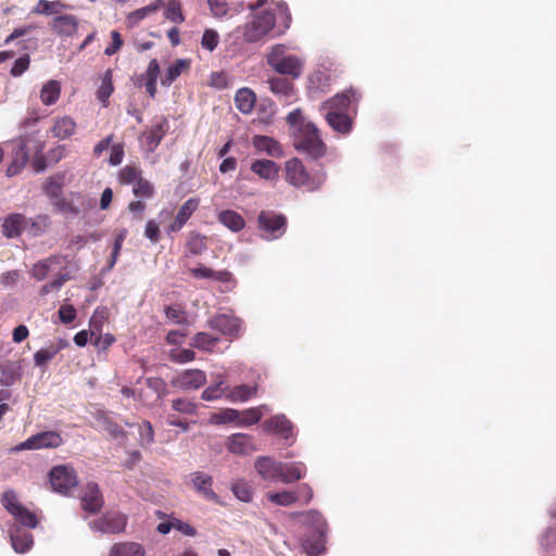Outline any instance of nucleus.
Returning <instances> with one entry per match:
<instances>
[{"label": "nucleus", "mask_w": 556, "mask_h": 556, "mask_svg": "<svg viewBox=\"0 0 556 556\" xmlns=\"http://www.w3.org/2000/svg\"><path fill=\"white\" fill-rule=\"evenodd\" d=\"M114 91L113 83H112V71L108 70L101 81V86L97 91V98L102 103L103 106L109 105V98Z\"/></svg>", "instance_id": "nucleus-44"}, {"label": "nucleus", "mask_w": 556, "mask_h": 556, "mask_svg": "<svg viewBox=\"0 0 556 556\" xmlns=\"http://www.w3.org/2000/svg\"><path fill=\"white\" fill-rule=\"evenodd\" d=\"M139 443L141 446H148L154 441V431L150 421H143L138 426Z\"/></svg>", "instance_id": "nucleus-58"}, {"label": "nucleus", "mask_w": 556, "mask_h": 556, "mask_svg": "<svg viewBox=\"0 0 556 556\" xmlns=\"http://www.w3.org/2000/svg\"><path fill=\"white\" fill-rule=\"evenodd\" d=\"M164 15L173 23L181 24L185 16L181 12V3L179 0H168Z\"/></svg>", "instance_id": "nucleus-51"}, {"label": "nucleus", "mask_w": 556, "mask_h": 556, "mask_svg": "<svg viewBox=\"0 0 556 556\" xmlns=\"http://www.w3.org/2000/svg\"><path fill=\"white\" fill-rule=\"evenodd\" d=\"M231 492L241 502L250 503L253 498V489L245 480H236L231 483Z\"/></svg>", "instance_id": "nucleus-46"}, {"label": "nucleus", "mask_w": 556, "mask_h": 556, "mask_svg": "<svg viewBox=\"0 0 556 556\" xmlns=\"http://www.w3.org/2000/svg\"><path fill=\"white\" fill-rule=\"evenodd\" d=\"M302 522L309 528L303 539V548L307 556H319L325 551L327 523L319 511L308 510L299 514Z\"/></svg>", "instance_id": "nucleus-2"}, {"label": "nucleus", "mask_w": 556, "mask_h": 556, "mask_svg": "<svg viewBox=\"0 0 556 556\" xmlns=\"http://www.w3.org/2000/svg\"><path fill=\"white\" fill-rule=\"evenodd\" d=\"M282 462L269 456H260L254 462V468L261 478L269 482H280Z\"/></svg>", "instance_id": "nucleus-11"}, {"label": "nucleus", "mask_w": 556, "mask_h": 556, "mask_svg": "<svg viewBox=\"0 0 556 556\" xmlns=\"http://www.w3.org/2000/svg\"><path fill=\"white\" fill-rule=\"evenodd\" d=\"M11 515L14 516L16 521L27 528L34 529L37 527L38 520L36 515L23 505L18 506Z\"/></svg>", "instance_id": "nucleus-50"}, {"label": "nucleus", "mask_w": 556, "mask_h": 556, "mask_svg": "<svg viewBox=\"0 0 556 556\" xmlns=\"http://www.w3.org/2000/svg\"><path fill=\"white\" fill-rule=\"evenodd\" d=\"M251 170L260 178L270 180L278 175V166L270 160H256L251 164Z\"/></svg>", "instance_id": "nucleus-29"}, {"label": "nucleus", "mask_w": 556, "mask_h": 556, "mask_svg": "<svg viewBox=\"0 0 556 556\" xmlns=\"http://www.w3.org/2000/svg\"><path fill=\"white\" fill-rule=\"evenodd\" d=\"M293 146L298 151L304 152L315 160L326 153V146L315 124H304L301 128L294 130Z\"/></svg>", "instance_id": "nucleus-4"}, {"label": "nucleus", "mask_w": 556, "mask_h": 556, "mask_svg": "<svg viewBox=\"0 0 556 556\" xmlns=\"http://www.w3.org/2000/svg\"><path fill=\"white\" fill-rule=\"evenodd\" d=\"M25 216L18 213L7 216L2 224V233L7 238H15L22 233Z\"/></svg>", "instance_id": "nucleus-26"}, {"label": "nucleus", "mask_w": 556, "mask_h": 556, "mask_svg": "<svg viewBox=\"0 0 556 556\" xmlns=\"http://www.w3.org/2000/svg\"><path fill=\"white\" fill-rule=\"evenodd\" d=\"M188 251L192 255H199L201 254L205 249V237L197 235L192 237L188 244H187Z\"/></svg>", "instance_id": "nucleus-64"}, {"label": "nucleus", "mask_w": 556, "mask_h": 556, "mask_svg": "<svg viewBox=\"0 0 556 556\" xmlns=\"http://www.w3.org/2000/svg\"><path fill=\"white\" fill-rule=\"evenodd\" d=\"M206 382V376L202 370H186L174 377L170 381L172 386L182 391L197 390Z\"/></svg>", "instance_id": "nucleus-12"}, {"label": "nucleus", "mask_w": 556, "mask_h": 556, "mask_svg": "<svg viewBox=\"0 0 556 556\" xmlns=\"http://www.w3.org/2000/svg\"><path fill=\"white\" fill-rule=\"evenodd\" d=\"M269 89L276 96L290 100L294 97V85L285 77H274L268 80Z\"/></svg>", "instance_id": "nucleus-27"}, {"label": "nucleus", "mask_w": 556, "mask_h": 556, "mask_svg": "<svg viewBox=\"0 0 556 556\" xmlns=\"http://www.w3.org/2000/svg\"><path fill=\"white\" fill-rule=\"evenodd\" d=\"M217 218L220 224L233 232L242 230L245 226L244 218L233 210L222 211Z\"/></svg>", "instance_id": "nucleus-28"}, {"label": "nucleus", "mask_w": 556, "mask_h": 556, "mask_svg": "<svg viewBox=\"0 0 556 556\" xmlns=\"http://www.w3.org/2000/svg\"><path fill=\"white\" fill-rule=\"evenodd\" d=\"M190 67V61L186 59L176 60L168 66L166 75L162 78L163 86L172 85L184 72Z\"/></svg>", "instance_id": "nucleus-34"}, {"label": "nucleus", "mask_w": 556, "mask_h": 556, "mask_svg": "<svg viewBox=\"0 0 556 556\" xmlns=\"http://www.w3.org/2000/svg\"><path fill=\"white\" fill-rule=\"evenodd\" d=\"M227 450L235 455H249L256 451L253 437L247 433H233L227 439Z\"/></svg>", "instance_id": "nucleus-15"}, {"label": "nucleus", "mask_w": 556, "mask_h": 556, "mask_svg": "<svg viewBox=\"0 0 556 556\" xmlns=\"http://www.w3.org/2000/svg\"><path fill=\"white\" fill-rule=\"evenodd\" d=\"M81 506L90 514L98 513L103 506V497L97 483H88L81 497Z\"/></svg>", "instance_id": "nucleus-20"}, {"label": "nucleus", "mask_w": 556, "mask_h": 556, "mask_svg": "<svg viewBox=\"0 0 556 556\" xmlns=\"http://www.w3.org/2000/svg\"><path fill=\"white\" fill-rule=\"evenodd\" d=\"M285 178L290 185L296 188H303L306 191H316L326 181V173L323 170L308 173L302 161L293 157L285 163Z\"/></svg>", "instance_id": "nucleus-3"}, {"label": "nucleus", "mask_w": 556, "mask_h": 556, "mask_svg": "<svg viewBox=\"0 0 556 556\" xmlns=\"http://www.w3.org/2000/svg\"><path fill=\"white\" fill-rule=\"evenodd\" d=\"M189 336L188 327L180 326L179 329L170 330L166 336V343L169 345H182Z\"/></svg>", "instance_id": "nucleus-56"}, {"label": "nucleus", "mask_w": 556, "mask_h": 556, "mask_svg": "<svg viewBox=\"0 0 556 556\" xmlns=\"http://www.w3.org/2000/svg\"><path fill=\"white\" fill-rule=\"evenodd\" d=\"M93 531L102 533H119L126 527V516L119 513H109L101 519L89 523Z\"/></svg>", "instance_id": "nucleus-10"}, {"label": "nucleus", "mask_w": 556, "mask_h": 556, "mask_svg": "<svg viewBox=\"0 0 556 556\" xmlns=\"http://www.w3.org/2000/svg\"><path fill=\"white\" fill-rule=\"evenodd\" d=\"M132 193L137 199L149 200L154 197L155 189L151 181L142 177L132 186Z\"/></svg>", "instance_id": "nucleus-47"}, {"label": "nucleus", "mask_w": 556, "mask_h": 556, "mask_svg": "<svg viewBox=\"0 0 556 556\" xmlns=\"http://www.w3.org/2000/svg\"><path fill=\"white\" fill-rule=\"evenodd\" d=\"M65 175L56 174L54 176H50L47 178L43 184V192L50 199H59L63 194V186H64Z\"/></svg>", "instance_id": "nucleus-32"}, {"label": "nucleus", "mask_w": 556, "mask_h": 556, "mask_svg": "<svg viewBox=\"0 0 556 556\" xmlns=\"http://www.w3.org/2000/svg\"><path fill=\"white\" fill-rule=\"evenodd\" d=\"M288 9L285 4L278 3L274 8L262 10L255 13L250 22L238 26L229 33L226 38V51L237 53L241 50L240 40L247 43H255L275 30L277 22L281 20L282 26H278L276 35H281L289 27L291 22Z\"/></svg>", "instance_id": "nucleus-1"}, {"label": "nucleus", "mask_w": 556, "mask_h": 556, "mask_svg": "<svg viewBox=\"0 0 556 556\" xmlns=\"http://www.w3.org/2000/svg\"><path fill=\"white\" fill-rule=\"evenodd\" d=\"M165 7L164 0H155L154 2L143 8L137 9L130 12L126 17L127 26L132 28L139 25V23L147 16L156 13L159 10Z\"/></svg>", "instance_id": "nucleus-23"}, {"label": "nucleus", "mask_w": 556, "mask_h": 556, "mask_svg": "<svg viewBox=\"0 0 556 556\" xmlns=\"http://www.w3.org/2000/svg\"><path fill=\"white\" fill-rule=\"evenodd\" d=\"M50 483L54 491L66 494L77 485V478L72 467L56 466L50 471Z\"/></svg>", "instance_id": "nucleus-9"}, {"label": "nucleus", "mask_w": 556, "mask_h": 556, "mask_svg": "<svg viewBox=\"0 0 556 556\" xmlns=\"http://www.w3.org/2000/svg\"><path fill=\"white\" fill-rule=\"evenodd\" d=\"M200 204L199 198H190L188 199L178 210L173 223H170L167 227V232H177L179 231L192 214L198 210Z\"/></svg>", "instance_id": "nucleus-16"}, {"label": "nucleus", "mask_w": 556, "mask_h": 556, "mask_svg": "<svg viewBox=\"0 0 556 556\" xmlns=\"http://www.w3.org/2000/svg\"><path fill=\"white\" fill-rule=\"evenodd\" d=\"M258 229L263 231L266 240H275L280 238L287 227V218L285 215L274 211H261L257 216Z\"/></svg>", "instance_id": "nucleus-5"}, {"label": "nucleus", "mask_w": 556, "mask_h": 556, "mask_svg": "<svg viewBox=\"0 0 556 556\" xmlns=\"http://www.w3.org/2000/svg\"><path fill=\"white\" fill-rule=\"evenodd\" d=\"M172 407L174 410L186 415H193L197 412V404L188 399L174 400Z\"/></svg>", "instance_id": "nucleus-61"}, {"label": "nucleus", "mask_w": 556, "mask_h": 556, "mask_svg": "<svg viewBox=\"0 0 556 556\" xmlns=\"http://www.w3.org/2000/svg\"><path fill=\"white\" fill-rule=\"evenodd\" d=\"M29 65L30 56L28 53H25L15 60L13 66L10 70V74L13 77H20L29 68Z\"/></svg>", "instance_id": "nucleus-62"}, {"label": "nucleus", "mask_w": 556, "mask_h": 556, "mask_svg": "<svg viewBox=\"0 0 556 556\" xmlns=\"http://www.w3.org/2000/svg\"><path fill=\"white\" fill-rule=\"evenodd\" d=\"M9 535L13 549L18 554L27 553L34 545L33 534L16 525L10 528Z\"/></svg>", "instance_id": "nucleus-18"}, {"label": "nucleus", "mask_w": 556, "mask_h": 556, "mask_svg": "<svg viewBox=\"0 0 556 556\" xmlns=\"http://www.w3.org/2000/svg\"><path fill=\"white\" fill-rule=\"evenodd\" d=\"M61 96V84L51 79L47 81L40 90V100L45 105L56 103Z\"/></svg>", "instance_id": "nucleus-33"}, {"label": "nucleus", "mask_w": 556, "mask_h": 556, "mask_svg": "<svg viewBox=\"0 0 556 556\" xmlns=\"http://www.w3.org/2000/svg\"><path fill=\"white\" fill-rule=\"evenodd\" d=\"M211 13L215 18H223L229 13L227 0H207Z\"/></svg>", "instance_id": "nucleus-60"}, {"label": "nucleus", "mask_w": 556, "mask_h": 556, "mask_svg": "<svg viewBox=\"0 0 556 556\" xmlns=\"http://www.w3.org/2000/svg\"><path fill=\"white\" fill-rule=\"evenodd\" d=\"M192 486L207 501L219 503V496L213 491V478L202 471H195L190 475Z\"/></svg>", "instance_id": "nucleus-17"}, {"label": "nucleus", "mask_w": 556, "mask_h": 556, "mask_svg": "<svg viewBox=\"0 0 556 556\" xmlns=\"http://www.w3.org/2000/svg\"><path fill=\"white\" fill-rule=\"evenodd\" d=\"M290 54L287 53V49L283 45H276L271 47L270 51L266 55L267 64L273 67L276 63H279L281 60L286 59Z\"/></svg>", "instance_id": "nucleus-57"}, {"label": "nucleus", "mask_w": 556, "mask_h": 556, "mask_svg": "<svg viewBox=\"0 0 556 556\" xmlns=\"http://www.w3.org/2000/svg\"><path fill=\"white\" fill-rule=\"evenodd\" d=\"M325 118L328 125L340 134H346L352 128V119L348 114L334 113V112H326Z\"/></svg>", "instance_id": "nucleus-30"}, {"label": "nucleus", "mask_w": 556, "mask_h": 556, "mask_svg": "<svg viewBox=\"0 0 556 556\" xmlns=\"http://www.w3.org/2000/svg\"><path fill=\"white\" fill-rule=\"evenodd\" d=\"M218 43L219 34L217 30L213 28L204 29L201 38V47L208 52H213L217 48Z\"/></svg>", "instance_id": "nucleus-53"}, {"label": "nucleus", "mask_w": 556, "mask_h": 556, "mask_svg": "<svg viewBox=\"0 0 556 556\" xmlns=\"http://www.w3.org/2000/svg\"><path fill=\"white\" fill-rule=\"evenodd\" d=\"M224 384H225V382L220 380L217 383L207 387L202 392V395H201L202 400L214 401V400L220 399L224 395L226 396L228 387H225Z\"/></svg>", "instance_id": "nucleus-52"}, {"label": "nucleus", "mask_w": 556, "mask_h": 556, "mask_svg": "<svg viewBox=\"0 0 556 556\" xmlns=\"http://www.w3.org/2000/svg\"><path fill=\"white\" fill-rule=\"evenodd\" d=\"M77 124L73 117L68 115L55 117L50 129L52 137L59 140H65L73 136L76 131Z\"/></svg>", "instance_id": "nucleus-21"}, {"label": "nucleus", "mask_w": 556, "mask_h": 556, "mask_svg": "<svg viewBox=\"0 0 556 556\" xmlns=\"http://www.w3.org/2000/svg\"><path fill=\"white\" fill-rule=\"evenodd\" d=\"M96 419L98 424L113 438L117 439L124 435V430L117 424H115L105 412H98Z\"/></svg>", "instance_id": "nucleus-45"}, {"label": "nucleus", "mask_w": 556, "mask_h": 556, "mask_svg": "<svg viewBox=\"0 0 556 556\" xmlns=\"http://www.w3.org/2000/svg\"><path fill=\"white\" fill-rule=\"evenodd\" d=\"M106 319L108 313L105 308H97L90 318V341L98 348H109L115 342L113 334L103 331V326Z\"/></svg>", "instance_id": "nucleus-6"}, {"label": "nucleus", "mask_w": 556, "mask_h": 556, "mask_svg": "<svg viewBox=\"0 0 556 556\" xmlns=\"http://www.w3.org/2000/svg\"><path fill=\"white\" fill-rule=\"evenodd\" d=\"M59 263H60L59 256H50L48 258L41 260V261L37 262L36 264H34V266L31 267L29 273H30L31 277H34L36 280L40 281L48 277V275L51 270V266L53 264H59Z\"/></svg>", "instance_id": "nucleus-40"}, {"label": "nucleus", "mask_w": 556, "mask_h": 556, "mask_svg": "<svg viewBox=\"0 0 556 556\" xmlns=\"http://www.w3.org/2000/svg\"><path fill=\"white\" fill-rule=\"evenodd\" d=\"M165 317L168 321L179 326L189 327L188 313L180 304L167 305L164 308Z\"/></svg>", "instance_id": "nucleus-37"}, {"label": "nucleus", "mask_w": 556, "mask_h": 556, "mask_svg": "<svg viewBox=\"0 0 556 556\" xmlns=\"http://www.w3.org/2000/svg\"><path fill=\"white\" fill-rule=\"evenodd\" d=\"M22 376V367L18 363L11 362L1 367L0 383L10 387Z\"/></svg>", "instance_id": "nucleus-36"}, {"label": "nucleus", "mask_w": 556, "mask_h": 556, "mask_svg": "<svg viewBox=\"0 0 556 556\" xmlns=\"http://www.w3.org/2000/svg\"><path fill=\"white\" fill-rule=\"evenodd\" d=\"M64 8L66 5L60 1L39 0L31 13L51 15L58 14Z\"/></svg>", "instance_id": "nucleus-49"}, {"label": "nucleus", "mask_w": 556, "mask_h": 556, "mask_svg": "<svg viewBox=\"0 0 556 556\" xmlns=\"http://www.w3.org/2000/svg\"><path fill=\"white\" fill-rule=\"evenodd\" d=\"M165 134H166V121L154 125L150 129V131L147 136L148 144L153 146V147L159 146L160 142L162 141L163 137L165 136Z\"/></svg>", "instance_id": "nucleus-54"}, {"label": "nucleus", "mask_w": 556, "mask_h": 556, "mask_svg": "<svg viewBox=\"0 0 556 556\" xmlns=\"http://www.w3.org/2000/svg\"><path fill=\"white\" fill-rule=\"evenodd\" d=\"M63 440L60 433L55 431L39 432L29 437L24 442L12 448L14 452L39 448H53L62 444Z\"/></svg>", "instance_id": "nucleus-8"}, {"label": "nucleus", "mask_w": 556, "mask_h": 556, "mask_svg": "<svg viewBox=\"0 0 556 556\" xmlns=\"http://www.w3.org/2000/svg\"><path fill=\"white\" fill-rule=\"evenodd\" d=\"M256 393V387L240 384L232 389H228L226 397L233 403L247 402Z\"/></svg>", "instance_id": "nucleus-41"}, {"label": "nucleus", "mask_w": 556, "mask_h": 556, "mask_svg": "<svg viewBox=\"0 0 556 556\" xmlns=\"http://www.w3.org/2000/svg\"><path fill=\"white\" fill-rule=\"evenodd\" d=\"M357 97L354 90L350 89L341 93H337L334 97L325 101L321 104L320 111L325 114L326 112H334L341 114H348V110L353 101H356Z\"/></svg>", "instance_id": "nucleus-14"}, {"label": "nucleus", "mask_w": 556, "mask_h": 556, "mask_svg": "<svg viewBox=\"0 0 556 556\" xmlns=\"http://www.w3.org/2000/svg\"><path fill=\"white\" fill-rule=\"evenodd\" d=\"M239 417H240L239 410L233 409V408H225L218 413L212 414L208 422L211 425H226V424L236 422V425L238 426Z\"/></svg>", "instance_id": "nucleus-43"}, {"label": "nucleus", "mask_w": 556, "mask_h": 556, "mask_svg": "<svg viewBox=\"0 0 556 556\" xmlns=\"http://www.w3.org/2000/svg\"><path fill=\"white\" fill-rule=\"evenodd\" d=\"M280 471V482L289 484L305 476L306 466L302 462L283 463Z\"/></svg>", "instance_id": "nucleus-24"}, {"label": "nucleus", "mask_w": 556, "mask_h": 556, "mask_svg": "<svg viewBox=\"0 0 556 556\" xmlns=\"http://www.w3.org/2000/svg\"><path fill=\"white\" fill-rule=\"evenodd\" d=\"M29 141V136H21L11 142L13 149L11 152V162L7 168L8 177L18 175L27 164Z\"/></svg>", "instance_id": "nucleus-7"}, {"label": "nucleus", "mask_w": 556, "mask_h": 556, "mask_svg": "<svg viewBox=\"0 0 556 556\" xmlns=\"http://www.w3.org/2000/svg\"><path fill=\"white\" fill-rule=\"evenodd\" d=\"M146 384L149 389L156 393L159 399H163L169 393L166 382L159 377L147 378Z\"/></svg>", "instance_id": "nucleus-55"}, {"label": "nucleus", "mask_w": 556, "mask_h": 556, "mask_svg": "<svg viewBox=\"0 0 556 556\" xmlns=\"http://www.w3.org/2000/svg\"><path fill=\"white\" fill-rule=\"evenodd\" d=\"M268 412L269 409L266 405L240 412L238 427H249L255 425L262 419L264 413Z\"/></svg>", "instance_id": "nucleus-38"}, {"label": "nucleus", "mask_w": 556, "mask_h": 556, "mask_svg": "<svg viewBox=\"0 0 556 556\" xmlns=\"http://www.w3.org/2000/svg\"><path fill=\"white\" fill-rule=\"evenodd\" d=\"M78 18L72 14L55 16L51 23V29L61 37H72L78 29Z\"/></svg>", "instance_id": "nucleus-19"}, {"label": "nucleus", "mask_w": 556, "mask_h": 556, "mask_svg": "<svg viewBox=\"0 0 556 556\" xmlns=\"http://www.w3.org/2000/svg\"><path fill=\"white\" fill-rule=\"evenodd\" d=\"M263 427L266 432L278 434L286 440L288 444H292L293 425L285 415H275L269 420L265 421Z\"/></svg>", "instance_id": "nucleus-13"}, {"label": "nucleus", "mask_w": 556, "mask_h": 556, "mask_svg": "<svg viewBox=\"0 0 556 556\" xmlns=\"http://www.w3.org/2000/svg\"><path fill=\"white\" fill-rule=\"evenodd\" d=\"M212 279L224 283L225 285V289L223 291H226V292L232 291L233 288L237 285V281H236L235 277H233V275L230 271L226 270V269L225 270H218V271L214 270V275H213Z\"/></svg>", "instance_id": "nucleus-59"}, {"label": "nucleus", "mask_w": 556, "mask_h": 556, "mask_svg": "<svg viewBox=\"0 0 556 556\" xmlns=\"http://www.w3.org/2000/svg\"><path fill=\"white\" fill-rule=\"evenodd\" d=\"M212 329H216L224 334L237 336L240 329L239 319L226 314L217 315L210 320Z\"/></svg>", "instance_id": "nucleus-22"}, {"label": "nucleus", "mask_w": 556, "mask_h": 556, "mask_svg": "<svg viewBox=\"0 0 556 556\" xmlns=\"http://www.w3.org/2000/svg\"><path fill=\"white\" fill-rule=\"evenodd\" d=\"M255 101V93L249 88L239 89L235 97L236 106L243 114L252 112Z\"/></svg>", "instance_id": "nucleus-31"}, {"label": "nucleus", "mask_w": 556, "mask_h": 556, "mask_svg": "<svg viewBox=\"0 0 556 556\" xmlns=\"http://www.w3.org/2000/svg\"><path fill=\"white\" fill-rule=\"evenodd\" d=\"M1 502L4 508L10 514H12L18 506H22V504L17 500L15 492L12 490H8L3 493Z\"/></svg>", "instance_id": "nucleus-63"}, {"label": "nucleus", "mask_w": 556, "mask_h": 556, "mask_svg": "<svg viewBox=\"0 0 556 556\" xmlns=\"http://www.w3.org/2000/svg\"><path fill=\"white\" fill-rule=\"evenodd\" d=\"M110 556H144V549L135 542L117 543L112 546Z\"/></svg>", "instance_id": "nucleus-35"}, {"label": "nucleus", "mask_w": 556, "mask_h": 556, "mask_svg": "<svg viewBox=\"0 0 556 556\" xmlns=\"http://www.w3.org/2000/svg\"><path fill=\"white\" fill-rule=\"evenodd\" d=\"M273 68L279 74L289 75L293 78H296L302 73L303 62L299 56L290 54L279 63H276Z\"/></svg>", "instance_id": "nucleus-25"}, {"label": "nucleus", "mask_w": 556, "mask_h": 556, "mask_svg": "<svg viewBox=\"0 0 556 556\" xmlns=\"http://www.w3.org/2000/svg\"><path fill=\"white\" fill-rule=\"evenodd\" d=\"M267 497L276 505L288 507L298 502L300 495L293 491H281L268 493Z\"/></svg>", "instance_id": "nucleus-48"}, {"label": "nucleus", "mask_w": 556, "mask_h": 556, "mask_svg": "<svg viewBox=\"0 0 556 556\" xmlns=\"http://www.w3.org/2000/svg\"><path fill=\"white\" fill-rule=\"evenodd\" d=\"M253 146L256 150L266 152L270 156H278L281 153L279 143L267 136H255Z\"/></svg>", "instance_id": "nucleus-39"}, {"label": "nucleus", "mask_w": 556, "mask_h": 556, "mask_svg": "<svg viewBox=\"0 0 556 556\" xmlns=\"http://www.w3.org/2000/svg\"><path fill=\"white\" fill-rule=\"evenodd\" d=\"M142 170L139 166L131 164L124 166L117 175V180L121 185H135L140 178H142Z\"/></svg>", "instance_id": "nucleus-42"}]
</instances>
